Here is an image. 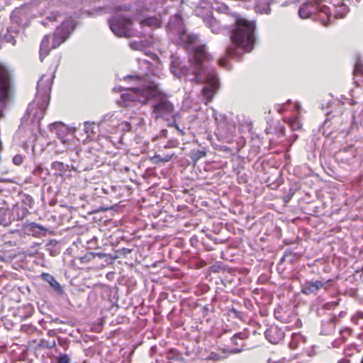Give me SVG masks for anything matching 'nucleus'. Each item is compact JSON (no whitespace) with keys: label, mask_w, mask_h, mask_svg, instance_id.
Segmentation results:
<instances>
[{"label":"nucleus","mask_w":363,"mask_h":363,"mask_svg":"<svg viewBox=\"0 0 363 363\" xmlns=\"http://www.w3.org/2000/svg\"><path fill=\"white\" fill-rule=\"evenodd\" d=\"M242 350H243V349L242 347H240V348H234V349L230 350L229 351V353L230 354H238V353L241 352Z\"/></svg>","instance_id":"nucleus-43"},{"label":"nucleus","mask_w":363,"mask_h":363,"mask_svg":"<svg viewBox=\"0 0 363 363\" xmlns=\"http://www.w3.org/2000/svg\"><path fill=\"white\" fill-rule=\"evenodd\" d=\"M21 203L24 206V207H26L27 208H33L34 206V199L33 198L27 194H21Z\"/></svg>","instance_id":"nucleus-26"},{"label":"nucleus","mask_w":363,"mask_h":363,"mask_svg":"<svg viewBox=\"0 0 363 363\" xmlns=\"http://www.w3.org/2000/svg\"><path fill=\"white\" fill-rule=\"evenodd\" d=\"M11 90V79L9 72L6 67L0 65V102H4L9 96ZM3 111L0 107V118Z\"/></svg>","instance_id":"nucleus-9"},{"label":"nucleus","mask_w":363,"mask_h":363,"mask_svg":"<svg viewBox=\"0 0 363 363\" xmlns=\"http://www.w3.org/2000/svg\"><path fill=\"white\" fill-rule=\"evenodd\" d=\"M0 43H1V41L0 40ZM1 48V44H0V49Z\"/></svg>","instance_id":"nucleus-53"},{"label":"nucleus","mask_w":363,"mask_h":363,"mask_svg":"<svg viewBox=\"0 0 363 363\" xmlns=\"http://www.w3.org/2000/svg\"><path fill=\"white\" fill-rule=\"evenodd\" d=\"M56 16L55 15H50L48 17V19L50 21H54Z\"/></svg>","instance_id":"nucleus-49"},{"label":"nucleus","mask_w":363,"mask_h":363,"mask_svg":"<svg viewBox=\"0 0 363 363\" xmlns=\"http://www.w3.org/2000/svg\"><path fill=\"white\" fill-rule=\"evenodd\" d=\"M76 22L73 19L65 21L58 26L53 34L52 48H56L69 38L70 34L74 30Z\"/></svg>","instance_id":"nucleus-8"},{"label":"nucleus","mask_w":363,"mask_h":363,"mask_svg":"<svg viewBox=\"0 0 363 363\" xmlns=\"http://www.w3.org/2000/svg\"><path fill=\"white\" fill-rule=\"evenodd\" d=\"M49 41H50V38L48 35H45L41 43H40V60L41 62L43 61L44 58L48 55L50 51V48L49 47Z\"/></svg>","instance_id":"nucleus-20"},{"label":"nucleus","mask_w":363,"mask_h":363,"mask_svg":"<svg viewBox=\"0 0 363 363\" xmlns=\"http://www.w3.org/2000/svg\"><path fill=\"white\" fill-rule=\"evenodd\" d=\"M172 156L173 155H167L160 160L165 162H169L172 159Z\"/></svg>","instance_id":"nucleus-44"},{"label":"nucleus","mask_w":363,"mask_h":363,"mask_svg":"<svg viewBox=\"0 0 363 363\" xmlns=\"http://www.w3.org/2000/svg\"><path fill=\"white\" fill-rule=\"evenodd\" d=\"M54 73L50 75L43 74L37 84V93L34 100L28 105L26 113L21 119L18 130L28 129L33 140L40 131V121L43 118L50 102V94Z\"/></svg>","instance_id":"nucleus-3"},{"label":"nucleus","mask_w":363,"mask_h":363,"mask_svg":"<svg viewBox=\"0 0 363 363\" xmlns=\"http://www.w3.org/2000/svg\"><path fill=\"white\" fill-rule=\"evenodd\" d=\"M142 28L150 27L152 29L160 27L162 21L156 16H150L140 21Z\"/></svg>","instance_id":"nucleus-17"},{"label":"nucleus","mask_w":363,"mask_h":363,"mask_svg":"<svg viewBox=\"0 0 363 363\" xmlns=\"http://www.w3.org/2000/svg\"><path fill=\"white\" fill-rule=\"evenodd\" d=\"M333 6L335 9L333 14L328 6H322L320 7L319 18H321L322 24L324 26H330L334 19L344 18L349 11L348 6L343 1L334 4Z\"/></svg>","instance_id":"nucleus-7"},{"label":"nucleus","mask_w":363,"mask_h":363,"mask_svg":"<svg viewBox=\"0 0 363 363\" xmlns=\"http://www.w3.org/2000/svg\"><path fill=\"white\" fill-rule=\"evenodd\" d=\"M295 107H296V109H298V108H299V106H298V105H297V104H296Z\"/></svg>","instance_id":"nucleus-52"},{"label":"nucleus","mask_w":363,"mask_h":363,"mask_svg":"<svg viewBox=\"0 0 363 363\" xmlns=\"http://www.w3.org/2000/svg\"><path fill=\"white\" fill-rule=\"evenodd\" d=\"M108 255L104 252H87L84 255V257H81V262L85 263L92 259H94L95 257H98L99 258H104L107 257Z\"/></svg>","instance_id":"nucleus-25"},{"label":"nucleus","mask_w":363,"mask_h":363,"mask_svg":"<svg viewBox=\"0 0 363 363\" xmlns=\"http://www.w3.org/2000/svg\"><path fill=\"white\" fill-rule=\"evenodd\" d=\"M339 363H350V361L346 360V359H342V360H340Z\"/></svg>","instance_id":"nucleus-51"},{"label":"nucleus","mask_w":363,"mask_h":363,"mask_svg":"<svg viewBox=\"0 0 363 363\" xmlns=\"http://www.w3.org/2000/svg\"><path fill=\"white\" fill-rule=\"evenodd\" d=\"M130 47L134 50L143 51L142 44L140 41H131L130 43Z\"/></svg>","instance_id":"nucleus-36"},{"label":"nucleus","mask_w":363,"mask_h":363,"mask_svg":"<svg viewBox=\"0 0 363 363\" xmlns=\"http://www.w3.org/2000/svg\"><path fill=\"white\" fill-rule=\"evenodd\" d=\"M25 229L29 234H31L35 237L45 235L48 231V230L45 226L35 222L28 223L25 226Z\"/></svg>","instance_id":"nucleus-13"},{"label":"nucleus","mask_w":363,"mask_h":363,"mask_svg":"<svg viewBox=\"0 0 363 363\" xmlns=\"http://www.w3.org/2000/svg\"><path fill=\"white\" fill-rule=\"evenodd\" d=\"M11 20L12 23L17 25H22L23 20L21 18V10L16 9L11 13Z\"/></svg>","instance_id":"nucleus-29"},{"label":"nucleus","mask_w":363,"mask_h":363,"mask_svg":"<svg viewBox=\"0 0 363 363\" xmlns=\"http://www.w3.org/2000/svg\"><path fill=\"white\" fill-rule=\"evenodd\" d=\"M11 209L5 207H0V225L9 226L13 221Z\"/></svg>","instance_id":"nucleus-15"},{"label":"nucleus","mask_w":363,"mask_h":363,"mask_svg":"<svg viewBox=\"0 0 363 363\" xmlns=\"http://www.w3.org/2000/svg\"><path fill=\"white\" fill-rule=\"evenodd\" d=\"M42 278L43 279V280H45L48 283H49L50 285L58 294H61L63 293V289H62L60 284H59V282L55 279V278L52 275H51L50 274H47V273H43L42 274Z\"/></svg>","instance_id":"nucleus-19"},{"label":"nucleus","mask_w":363,"mask_h":363,"mask_svg":"<svg viewBox=\"0 0 363 363\" xmlns=\"http://www.w3.org/2000/svg\"><path fill=\"white\" fill-rule=\"evenodd\" d=\"M229 29L232 41V45L226 50L229 57L239 59L243 52L252 50L256 40L255 21H249L236 16L235 23Z\"/></svg>","instance_id":"nucleus-4"},{"label":"nucleus","mask_w":363,"mask_h":363,"mask_svg":"<svg viewBox=\"0 0 363 363\" xmlns=\"http://www.w3.org/2000/svg\"><path fill=\"white\" fill-rule=\"evenodd\" d=\"M206 155V152L201 150H193L190 152V158L194 163H196L200 159L204 157Z\"/></svg>","instance_id":"nucleus-27"},{"label":"nucleus","mask_w":363,"mask_h":363,"mask_svg":"<svg viewBox=\"0 0 363 363\" xmlns=\"http://www.w3.org/2000/svg\"><path fill=\"white\" fill-rule=\"evenodd\" d=\"M211 60L212 57L208 53L206 45H197L193 48L189 55L188 65L177 54L171 55L169 69L174 77L186 84H205L202 93L208 102L212 100L219 87L217 75L209 69V62Z\"/></svg>","instance_id":"nucleus-1"},{"label":"nucleus","mask_w":363,"mask_h":363,"mask_svg":"<svg viewBox=\"0 0 363 363\" xmlns=\"http://www.w3.org/2000/svg\"><path fill=\"white\" fill-rule=\"evenodd\" d=\"M118 128L122 131H129L131 128V125L127 121H122L119 123Z\"/></svg>","instance_id":"nucleus-35"},{"label":"nucleus","mask_w":363,"mask_h":363,"mask_svg":"<svg viewBox=\"0 0 363 363\" xmlns=\"http://www.w3.org/2000/svg\"><path fill=\"white\" fill-rule=\"evenodd\" d=\"M13 221L20 220L26 217L30 213L26 207L15 204L11 208Z\"/></svg>","instance_id":"nucleus-14"},{"label":"nucleus","mask_w":363,"mask_h":363,"mask_svg":"<svg viewBox=\"0 0 363 363\" xmlns=\"http://www.w3.org/2000/svg\"><path fill=\"white\" fill-rule=\"evenodd\" d=\"M313 13V10L311 4H305L298 10V14L301 18H308Z\"/></svg>","instance_id":"nucleus-24"},{"label":"nucleus","mask_w":363,"mask_h":363,"mask_svg":"<svg viewBox=\"0 0 363 363\" xmlns=\"http://www.w3.org/2000/svg\"><path fill=\"white\" fill-rule=\"evenodd\" d=\"M51 167L53 169L59 171L60 172H65L67 170L65 165L62 162L58 161L53 162Z\"/></svg>","instance_id":"nucleus-31"},{"label":"nucleus","mask_w":363,"mask_h":363,"mask_svg":"<svg viewBox=\"0 0 363 363\" xmlns=\"http://www.w3.org/2000/svg\"><path fill=\"white\" fill-rule=\"evenodd\" d=\"M177 116V114L176 115H174L172 116V118H173V121H171V122H169L167 123V125L169 126V127H174L175 129L177 130V131L181 134V135H184V131L182 130V129H180L179 127L178 126V125L177 124L176 121H175V119H176V116Z\"/></svg>","instance_id":"nucleus-33"},{"label":"nucleus","mask_w":363,"mask_h":363,"mask_svg":"<svg viewBox=\"0 0 363 363\" xmlns=\"http://www.w3.org/2000/svg\"><path fill=\"white\" fill-rule=\"evenodd\" d=\"M167 30L171 40L177 45H187L197 38L196 35L186 33L183 19L179 14H175L170 18Z\"/></svg>","instance_id":"nucleus-5"},{"label":"nucleus","mask_w":363,"mask_h":363,"mask_svg":"<svg viewBox=\"0 0 363 363\" xmlns=\"http://www.w3.org/2000/svg\"><path fill=\"white\" fill-rule=\"evenodd\" d=\"M354 74L355 75L363 74V65L360 63V62H357L355 65Z\"/></svg>","instance_id":"nucleus-39"},{"label":"nucleus","mask_w":363,"mask_h":363,"mask_svg":"<svg viewBox=\"0 0 363 363\" xmlns=\"http://www.w3.org/2000/svg\"><path fill=\"white\" fill-rule=\"evenodd\" d=\"M140 42L142 44V49H143V52L145 51V50L147 48H149L152 45V42L150 40H140Z\"/></svg>","instance_id":"nucleus-42"},{"label":"nucleus","mask_w":363,"mask_h":363,"mask_svg":"<svg viewBox=\"0 0 363 363\" xmlns=\"http://www.w3.org/2000/svg\"><path fill=\"white\" fill-rule=\"evenodd\" d=\"M331 280L325 281L323 279H318V280H307L304 283L301 285V291L302 294L309 296V295H317L318 291L321 289H326L327 284Z\"/></svg>","instance_id":"nucleus-10"},{"label":"nucleus","mask_w":363,"mask_h":363,"mask_svg":"<svg viewBox=\"0 0 363 363\" xmlns=\"http://www.w3.org/2000/svg\"><path fill=\"white\" fill-rule=\"evenodd\" d=\"M264 335L269 342L277 344L284 338V333L277 326H272L265 331Z\"/></svg>","instance_id":"nucleus-12"},{"label":"nucleus","mask_w":363,"mask_h":363,"mask_svg":"<svg viewBox=\"0 0 363 363\" xmlns=\"http://www.w3.org/2000/svg\"><path fill=\"white\" fill-rule=\"evenodd\" d=\"M306 342V338L300 333H293L291 337V341L289 343V348L296 350L298 347L299 345L303 344Z\"/></svg>","instance_id":"nucleus-22"},{"label":"nucleus","mask_w":363,"mask_h":363,"mask_svg":"<svg viewBox=\"0 0 363 363\" xmlns=\"http://www.w3.org/2000/svg\"><path fill=\"white\" fill-rule=\"evenodd\" d=\"M246 337V335H245V333H236L232 337H231V342L233 344V345H238V340H245Z\"/></svg>","instance_id":"nucleus-32"},{"label":"nucleus","mask_w":363,"mask_h":363,"mask_svg":"<svg viewBox=\"0 0 363 363\" xmlns=\"http://www.w3.org/2000/svg\"><path fill=\"white\" fill-rule=\"evenodd\" d=\"M218 63H219L220 66L225 68L226 69L229 70L231 69V67L227 64L225 57L220 59L218 61Z\"/></svg>","instance_id":"nucleus-41"},{"label":"nucleus","mask_w":363,"mask_h":363,"mask_svg":"<svg viewBox=\"0 0 363 363\" xmlns=\"http://www.w3.org/2000/svg\"><path fill=\"white\" fill-rule=\"evenodd\" d=\"M297 138H298V135H296V134H294V135L291 137V138H290V141H291V143H294V142H295V141L297 140Z\"/></svg>","instance_id":"nucleus-47"},{"label":"nucleus","mask_w":363,"mask_h":363,"mask_svg":"<svg viewBox=\"0 0 363 363\" xmlns=\"http://www.w3.org/2000/svg\"><path fill=\"white\" fill-rule=\"evenodd\" d=\"M287 123L293 130H297L301 128V123L299 119L295 116L289 118Z\"/></svg>","instance_id":"nucleus-28"},{"label":"nucleus","mask_w":363,"mask_h":363,"mask_svg":"<svg viewBox=\"0 0 363 363\" xmlns=\"http://www.w3.org/2000/svg\"><path fill=\"white\" fill-rule=\"evenodd\" d=\"M62 128H64V124L61 122H55V123L49 125V128L51 130L57 131L59 129H60Z\"/></svg>","instance_id":"nucleus-37"},{"label":"nucleus","mask_w":363,"mask_h":363,"mask_svg":"<svg viewBox=\"0 0 363 363\" xmlns=\"http://www.w3.org/2000/svg\"><path fill=\"white\" fill-rule=\"evenodd\" d=\"M133 79L136 82V86L128 89V92L121 94L124 106H128L129 101H138L146 104L152 99L158 98L157 101L152 106V114L155 118L173 116L174 107L167 96L160 89L159 84L155 82H145L138 75H127L124 80Z\"/></svg>","instance_id":"nucleus-2"},{"label":"nucleus","mask_w":363,"mask_h":363,"mask_svg":"<svg viewBox=\"0 0 363 363\" xmlns=\"http://www.w3.org/2000/svg\"><path fill=\"white\" fill-rule=\"evenodd\" d=\"M46 250L51 256H57L60 252L59 242L55 239H50L46 244Z\"/></svg>","instance_id":"nucleus-23"},{"label":"nucleus","mask_w":363,"mask_h":363,"mask_svg":"<svg viewBox=\"0 0 363 363\" xmlns=\"http://www.w3.org/2000/svg\"><path fill=\"white\" fill-rule=\"evenodd\" d=\"M41 171V168L40 167H38L35 169H34L33 171V174L37 175Z\"/></svg>","instance_id":"nucleus-50"},{"label":"nucleus","mask_w":363,"mask_h":363,"mask_svg":"<svg viewBox=\"0 0 363 363\" xmlns=\"http://www.w3.org/2000/svg\"><path fill=\"white\" fill-rule=\"evenodd\" d=\"M13 33H16V30L12 28L7 29V33L4 36V40L7 43H11L13 45H16L15 36L13 35Z\"/></svg>","instance_id":"nucleus-30"},{"label":"nucleus","mask_w":363,"mask_h":363,"mask_svg":"<svg viewBox=\"0 0 363 363\" xmlns=\"http://www.w3.org/2000/svg\"><path fill=\"white\" fill-rule=\"evenodd\" d=\"M33 312V307L31 304H26L22 307L17 308L16 315L21 320H25L32 315Z\"/></svg>","instance_id":"nucleus-18"},{"label":"nucleus","mask_w":363,"mask_h":363,"mask_svg":"<svg viewBox=\"0 0 363 363\" xmlns=\"http://www.w3.org/2000/svg\"><path fill=\"white\" fill-rule=\"evenodd\" d=\"M363 319V313L361 311H359L356 313L355 315L354 316L353 319Z\"/></svg>","instance_id":"nucleus-45"},{"label":"nucleus","mask_w":363,"mask_h":363,"mask_svg":"<svg viewBox=\"0 0 363 363\" xmlns=\"http://www.w3.org/2000/svg\"><path fill=\"white\" fill-rule=\"evenodd\" d=\"M101 127L99 125V123L97 125L94 123H90V122H84V128L83 130L85 132V133L87 135V138L89 139H94L96 134V129Z\"/></svg>","instance_id":"nucleus-21"},{"label":"nucleus","mask_w":363,"mask_h":363,"mask_svg":"<svg viewBox=\"0 0 363 363\" xmlns=\"http://www.w3.org/2000/svg\"><path fill=\"white\" fill-rule=\"evenodd\" d=\"M119 125V121L115 116V113H108L104 116L99 123L101 128H105L108 132H113Z\"/></svg>","instance_id":"nucleus-11"},{"label":"nucleus","mask_w":363,"mask_h":363,"mask_svg":"<svg viewBox=\"0 0 363 363\" xmlns=\"http://www.w3.org/2000/svg\"><path fill=\"white\" fill-rule=\"evenodd\" d=\"M202 309H203V313L204 315H206L207 313L208 312V307L207 306H205L203 307Z\"/></svg>","instance_id":"nucleus-48"},{"label":"nucleus","mask_w":363,"mask_h":363,"mask_svg":"<svg viewBox=\"0 0 363 363\" xmlns=\"http://www.w3.org/2000/svg\"><path fill=\"white\" fill-rule=\"evenodd\" d=\"M24 157L21 155H16L13 158V162L16 165H21L23 162Z\"/></svg>","instance_id":"nucleus-40"},{"label":"nucleus","mask_w":363,"mask_h":363,"mask_svg":"<svg viewBox=\"0 0 363 363\" xmlns=\"http://www.w3.org/2000/svg\"><path fill=\"white\" fill-rule=\"evenodd\" d=\"M109 27L112 32L118 37L129 38L133 35L141 36L145 34L143 32L133 33L132 21L130 18L117 15L108 19Z\"/></svg>","instance_id":"nucleus-6"},{"label":"nucleus","mask_w":363,"mask_h":363,"mask_svg":"<svg viewBox=\"0 0 363 363\" xmlns=\"http://www.w3.org/2000/svg\"><path fill=\"white\" fill-rule=\"evenodd\" d=\"M205 25L209 28L213 33H219L222 30L218 21L211 16H206L203 18Z\"/></svg>","instance_id":"nucleus-16"},{"label":"nucleus","mask_w":363,"mask_h":363,"mask_svg":"<svg viewBox=\"0 0 363 363\" xmlns=\"http://www.w3.org/2000/svg\"><path fill=\"white\" fill-rule=\"evenodd\" d=\"M57 363H70V358L66 354H60L57 359Z\"/></svg>","instance_id":"nucleus-34"},{"label":"nucleus","mask_w":363,"mask_h":363,"mask_svg":"<svg viewBox=\"0 0 363 363\" xmlns=\"http://www.w3.org/2000/svg\"><path fill=\"white\" fill-rule=\"evenodd\" d=\"M271 12V9L269 7H267L263 10L261 11V13H266V14H269Z\"/></svg>","instance_id":"nucleus-46"},{"label":"nucleus","mask_w":363,"mask_h":363,"mask_svg":"<svg viewBox=\"0 0 363 363\" xmlns=\"http://www.w3.org/2000/svg\"><path fill=\"white\" fill-rule=\"evenodd\" d=\"M230 312L233 313L234 318H238V319H240V320H242L243 318H244V313L242 312H241V311H239L236 310L234 308H232L230 310Z\"/></svg>","instance_id":"nucleus-38"}]
</instances>
